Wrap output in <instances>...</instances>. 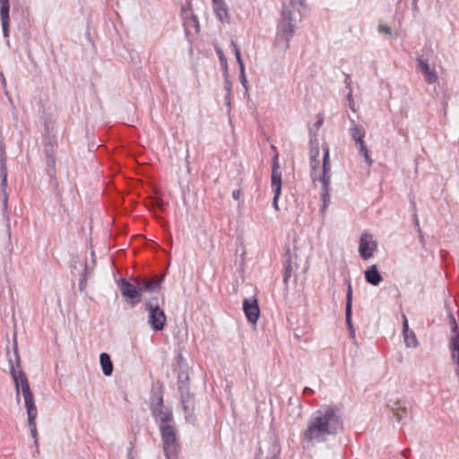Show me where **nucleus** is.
<instances>
[{
  "mask_svg": "<svg viewBox=\"0 0 459 459\" xmlns=\"http://www.w3.org/2000/svg\"><path fill=\"white\" fill-rule=\"evenodd\" d=\"M150 410L160 433L163 453L166 459L177 458L180 448L178 430L172 410L163 405L161 391L152 393Z\"/></svg>",
  "mask_w": 459,
  "mask_h": 459,
  "instance_id": "nucleus-1",
  "label": "nucleus"
},
{
  "mask_svg": "<svg viewBox=\"0 0 459 459\" xmlns=\"http://www.w3.org/2000/svg\"><path fill=\"white\" fill-rule=\"evenodd\" d=\"M343 429L340 410L332 405L321 407L309 418L307 429L301 434L302 444L322 443L327 437L336 436Z\"/></svg>",
  "mask_w": 459,
  "mask_h": 459,
  "instance_id": "nucleus-2",
  "label": "nucleus"
},
{
  "mask_svg": "<svg viewBox=\"0 0 459 459\" xmlns=\"http://www.w3.org/2000/svg\"><path fill=\"white\" fill-rule=\"evenodd\" d=\"M10 363V374L13 379L15 386V396L16 401L20 402L21 394L24 399V406L27 412L28 427L30 429V436L33 439L34 447L38 448L39 437L36 424V419L38 416V411L35 404L34 395L30 390L29 381L24 371L20 368L17 370L13 363L12 359H9Z\"/></svg>",
  "mask_w": 459,
  "mask_h": 459,
  "instance_id": "nucleus-3",
  "label": "nucleus"
},
{
  "mask_svg": "<svg viewBox=\"0 0 459 459\" xmlns=\"http://www.w3.org/2000/svg\"><path fill=\"white\" fill-rule=\"evenodd\" d=\"M323 150V164L322 170L319 175H317V170L319 169L320 160L319 158H309L310 160V167H311V179L313 182L316 180L321 182V198H322V206L321 212H325L327 206L330 204V191H331V163H330V149L327 143H324L322 145Z\"/></svg>",
  "mask_w": 459,
  "mask_h": 459,
  "instance_id": "nucleus-4",
  "label": "nucleus"
},
{
  "mask_svg": "<svg viewBox=\"0 0 459 459\" xmlns=\"http://www.w3.org/2000/svg\"><path fill=\"white\" fill-rule=\"evenodd\" d=\"M290 4H282L281 17L276 26V33L273 46L282 51H286L290 48V42L295 34L297 21L295 13L290 9Z\"/></svg>",
  "mask_w": 459,
  "mask_h": 459,
  "instance_id": "nucleus-5",
  "label": "nucleus"
},
{
  "mask_svg": "<svg viewBox=\"0 0 459 459\" xmlns=\"http://www.w3.org/2000/svg\"><path fill=\"white\" fill-rule=\"evenodd\" d=\"M160 299L154 295L145 299L143 307L148 312V324L154 332H161L167 324V316L160 306Z\"/></svg>",
  "mask_w": 459,
  "mask_h": 459,
  "instance_id": "nucleus-6",
  "label": "nucleus"
},
{
  "mask_svg": "<svg viewBox=\"0 0 459 459\" xmlns=\"http://www.w3.org/2000/svg\"><path fill=\"white\" fill-rule=\"evenodd\" d=\"M0 199L3 203V217L9 222L10 218L8 214V195L6 192L7 186V169H6V157L4 152V145L0 142Z\"/></svg>",
  "mask_w": 459,
  "mask_h": 459,
  "instance_id": "nucleus-7",
  "label": "nucleus"
},
{
  "mask_svg": "<svg viewBox=\"0 0 459 459\" xmlns=\"http://www.w3.org/2000/svg\"><path fill=\"white\" fill-rule=\"evenodd\" d=\"M351 127H350V135L351 139L355 142L356 145L359 148V154L364 158L365 162L368 166H371L373 164V160L369 155L368 149L364 141L365 138V130L361 126L356 124L354 119L351 118Z\"/></svg>",
  "mask_w": 459,
  "mask_h": 459,
  "instance_id": "nucleus-8",
  "label": "nucleus"
},
{
  "mask_svg": "<svg viewBox=\"0 0 459 459\" xmlns=\"http://www.w3.org/2000/svg\"><path fill=\"white\" fill-rule=\"evenodd\" d=\"M119 286L122 296L130 302L132 307H135L142 301V294L137 284H132L126 278L119 279Z\"/></svg>",
  "mask_w": 459,
  "mask_h": 459,
  "instance_id": "nucleus-9",
  "label": "nucleus"
},
{
  "mask_svg": "<svg viewBox=\"0 0 459 459\" xmlns=\"http://www.w3.org/2000/svg\"><path fill=\"white\" fill-rule=\"evenodd\" d=\"M181 17L183 20L186 36H188L191 32H199L200 26L197 16L193 13L189 4L181 7Z\"/></svg>",
  "mask_w": 459,
  "mask_h": 459,
  "instance_id": "nucleus-10",
  "label": "nucleus"
},
{
  "mask_svg": "<svg viewBox=\"0 0 459 459\" xmlns=\"http://www.w3.org/2000/svg\"><path fill=\"white\" fill-rule=\"evenodd\" d=\"M377 247L376 240L368 233H363L359 238V253L363 260H368L372 257Z\"/></svg>",
  "mask_w": 459,
  "mask_h": 459,
  "instance_id": "nucleus-11",
  "label": "nucleus"
},
{
  "mask_svg": "<svg viewBox=\"0 0 459 459\" xmlns=\"http://www.w3.org/2000/svg\"><path fill=\"white\" fill-rule=\"evenodd\" d=\"M242 307L247 322L255 325L260 316L258 300L255 298L244 299Z\"/></svg>",
  "mask_w": 459,
  "mask_h": 459,
  "instance_id": "nucleus-12",
  "label": "nucleus"
},
{
  "mask_svg": "<svg viewBox=\"0 0 459 459\" xmlns=\"http://www.w3.org/2000/svg\"><path fill=\"white\" fill-rule=\"evenodd\" d=\"M163 281V276H160L155 280H150L145 277L137 278L135 280V283L137 284L142 295L143 292L155 293L159 291Z\"/></svg>",
  "mask_w": 459,
  "mask_h": 459,
  "instance_id": "nucleus-13",
  "label": "nucleus"
},
{
  "mask_svg": "<svg viewBox=\"0 0 459 459\" xmlns=\"http://www.w3.org/2000/svg\"><path fill=\"white\" fill-rule=\"evenodd\" d=\"M452 336L449 341V349L453 361L459 360V328L453 315H450Z\"/></svg>",
  "mask_w": 459,
  "mask_h": 459,
  "instance_id": "nucleus-14",
  "label": "nucleus"
},
{
  "mask_svg": "<svg viewBox=\"0 0 459 459\" xmlns=\"http://www.w3.org/2000/svg\"><path fill=\"white\" fill-rule=\"evenodd\" d=\"M279 158L278 154L273 157L272 160V174H271V186L273 193L276 195H281L282 180H281V173L279 171Z\"/></svg>",
  "mask_w": 459,
  "mask_h": 459,
  "instance_id": "nucleus-15",
  "label": "nucleus"
},
{
  "mask_svg": "<svg viewBox=\"0 0 459 459\" xmlns=\"http://www.w3.org/2000/svg\"><path fill=\"white\" fill-rule=\"evenodd\" d=\"M418 67L424 76L425 81L429 84H433L437 81V74L434 68H431L429 65L428 59L422 56L417 59Z\"/></svg>",
  "mask_w": 459,
  "mask_h": 459,
  "instance_id": "nucleus-16",
  "label": "nucleus"
},
{
  "mask_svg": "<svg viewBox=\"0 0 459 459\" xmlns=\"http://www.w3.org/2000/svg\"><path fill=\"white\" fill-rule=\"evenodd\" d=\"M347 286L346 290V304H345V322L349 330H352L353 325L352 317V286L350 279L345 281Z\"/></svg>",
  "mask_w": 459,
  "mask_h": 459,
  "instance_id": "nucleus-17",
  "label": "nucleus"
},
{
  "mask_svg": "<svg viewBox=\"0 0 459 459\" xmlns=\"http://www.w3.org/2000/svg\"><path fill=\"white\" fill-rule=\"evenodd\" d=\"M0 18L2 22L3 36L9 38L10 4L9 0H0Z\"/></svg>",
  "mask_w": 459,
  "mask_h": 459,
  "instance_id": "nucleus-18",
  "label": "nucleus"
},
{
  "mask_svg": "<svg viewBox=\"0 0 459 459\" xmlns=\"http://www.w3.org/2000/svg\"><path fill=\"white\" fill-rule=\"evenodd\" d=\"M178 368L179 371L178 373V390H181V387H189V376L187 372V364L181 354L178 355Z\"/></svg>",
  "mask_w": 459,
  "mask_h": 459,
  "instance_id": "nucleus-19",
  "label": "nucleus"
},
{
  "mask_svg": "<svg viewBox=\"0 0 459 459\" xmlns=\"http://www.w3.org/2000/svg\"><path fill=\"white\" fill-rule=\"evenodd\" d=\"M213 11L218 20L222 23L230 22L229 8L224 0H212Z\"/></svg>",
  "mask_w": 459,
  "mask_h": 459,
  "instance_id": "nucleus-20",
  "label": "nucleus"
},
{
  "mask_svg": "<svg viewBox=\"0 0 459 459\" xmlns=\"http://www.w3.org/2000/svg\"><path fill=\"white\" fill-rule=\"evenodd\" d=\"M403 335L404 338V342L407 347L415 348L418 346L419 342L417 337L413 331L410 330L409 323L406 316L403 314Z\"/></svg>",
  "mask_w": 459,
  "mask_h": 459,
  "instance_id": "nucleus-21",
  "label": "nucleus"
},
{
  "mask_svg": "<svg viewBox=\"0 0 459 459\" xmlns=\"http://www.w3.org/2000/svg\"><path fill=\"white\" fill-rule=\"evenodd\" d=\"M365 281L372 285L378 286L383 281V277L377 264H372L364 272Z\"/></svg>",
  "mask_w": 459,
  "mask_h": 459,
  "instance_id": "nucleus-22",
  "label": "nucleus"
},
{
  "mask_svg": "<svg viewBox=\"0 0 459 459\" xmlns=\"http://www.w3.org/2000/svg\"><path fill=\"white\" fill-rule=\"evenodd\" d=\"M100 363L104 376L109 377L112 375L114 368L110 355L107 352H102L100 355Z\"/></svg>",
  "mask_w": 459,
  "mask_h": 459,
  "instance_id": "nucleus-23",
  "label": "nucleus"
},
{
  "mask_svg": "<svg viewBox=\"0 0 459 459\" xmlns=\"http://www.w3.org/2000/svg\"><path fill=\"white\" fill-rule=\"evenodd\" d=\"M284 273H283V282L285 285H288V281L292 274V258L290 255V249H287L284 255Z\"/></svg>",
  "mask_w": 459,
  "mask_h": 459,
  "instance_id": "nucleus-24",
  "label": "nucleus"
},
{
  "mask_svg": "<svg viewBox=\"0 0 459 459\" xmlns=\"http://www.w3.org/2000/svg\"><path fill=\"white\" fill-rule=\"evenodd\" d=\"M180 394V401L181 403H195V395L190 392L189 387H181V390H178Z\"/></svg>",
  "mask_w": 459,
  "mask_h": 459,
  "instance_id": "nucleus-25",
  "label": "nucleus"
},
{
  "mask_svg": "<svg viewBox=\"0 0 459 459\" xmlns=\"http://www.w3.org/2000/svg\"><path fill=\"white\" fill-rule=\"evenodd\" d=\"M223 78H224V90L226 91L225 102L227 103V105H230L231 90H232V82L230 80L228 71L223 72Z\"/></svg>",
  "mask_w": 459,
  "mask_h": 459,
  "instance_id": "nucleus-26",
  "label": "nucleus"
},
{
  "mask_svg": "<svg viewBox=\"0 0 459 459\" xmlns=\"http://www.w3.org/2000/svg\"><path fill=\"white\" fill-rule=\"evenodd\" d=\"M43 152L46 157L55 156V145L48 136L43 139Z\"/></svg>",
  "mask_w": 459,
  "mask_h": 459,
  "instance_id": "nucleus-27",
  "label": "nucleus"
},
{
  "mask_svg": "<svg viewBox=\"0 0 459 459\" xmlns=\"http://www.w3.org/2000/svg\"><path fill=\"white\" fill-rule=\"evenodd\" d=\"M46 171L50 178L56 176V157H46Z\"/></svg>",
  "mask_w": 459,
  "mask_h": 459,
  "instance_id": "nucleus-28",
  "label": "nucleus"
},
{
  "mask_svg": "<svg viewBox=\"0 0 459 459\" xmlns=\"http://www.w3.org/2000/svg\"><path fill=\"white\" fill-rule=\"evenodd\" d=\"M309 143H310V150H309V158H319V145H318V142H317V139L316 138V136H314V138H310L309 140Z\"/></svg>",
  "mask_w": 459,
  "mask_h": 459,
  "instance_id": "nucleus-29",
  "label": "nucleus"
},
{
  "mask_svg": "<svg viewBox=\"0 0 459 459\" xmlns=\"http://www.w3.org/2000/svg\"><path fill=\"white\" fill-rule=\"evenodd\" d=\"M183 410L186 413V421L194 420V412L195 409V403H182Z\"/></svg>",
  "mask_w": 459,
  "mask_h": 459,
  "instance_id": "nucleus-30",
  "label": "nucleus"
},
{
  "mask_svg": "<svg viewBox=\"0 0 459 459\" xmlns=\"http://www.w3.org/2000/svg\"><path fill=\"white\" fill-rule=\"evenodd\" d=\"M80 266H82L83 270H82V272L81 273V276L79 278L78 287H79V290L81 291H83L84 289L86 288V281H87V278H86V274H87V263H86V261L84 262V264H81Z\"/></svg>",
  "mask_w": 459,
  "mask_h": 459,
  "instance_id": "nucleus-31",
  "label": "nucleus"
},
{
  "mask_svg": "<svg viewBox=\"0 0 459 459\" xmlns=\"http://www.w3.org/2000/svg\"><path fill=\"white\" fill-rule=\"evenodd\" d=\"M231 46H232V48H233V51H234V54H235V57H236L237 63H238V65L239 66V69L240 68H245V64L243 62V59H242V56H241V53H240V49H239L238 46L234 41H231Z\"/></svg>",
  "mask_w": 459,
  "mask_h": 459,
  "instance_id": "nucleus-32",
  "label": "nucleus"
},
{
  "mask_svg": "<svg viewBox=\"0 0 459 459\" xmlns=\"http://www.w3.org/2000/svg\"><path fill=\"white\" fill-rule=\"evenodd\" d=\"M280 454L281 446L277 442H274L270 448L268 459H280Z\"/></svg>",
  "mask_w": 459,
  "mask_h": 459,
  "instance_id": "nucleus-33",
  "label": "nucleus"
},
{
  "mask_svg": "<svg viewBox=\"0 0 459 459\" xmlns=\"http://www.w3.org/2000/svg\"><path fill=\"white\" fill-rule=\"evenodd\" d=\"M239 81L243 88L245 89V95L248 96V82L246 75V69H239Z\"/></svg>",
  "mask_w": 459,
  "mask_h": 459,
  "instance_id": "nucleus-34",
  "label": "nucleus"
},
{
  "mask_svg": "<svg viewBox=\"0 0 459 459\" xmlns=\"http://www.w3.org/2000/svg\"><path fill=\"white\" fill-rule=\"evenodd\" d=\"M216 52H217V55H218V57H219V60H220V63L221 65V66L223 67L224 71H228V63H227V58L226 56H224L223 52L221 49L220 48H217L216 49Z\"/></svg>",
  "mask_w": 459,
  "mask_h": 459,
  "instance_id": "nucleus-35",
  "label": "nucleus"
},
{
  "mask_svg": "<svg viewBox=\"0 0 459 459\" xmlns=\"http://www.w3.org/2000/svg\"><path fill=\"white\" fill-rule=\"evenodd\" d=\"M378 31L380 33H385V34H387L389 36H391L393 34L392 29L389 26H387L386 24H379L378 25Z\"/></svg>",
  "mask_w": 459,
  "mask_h": 459,
  "instance_id": "nucleus-36",
  "label": "nucleus"
},
{
  "mask_svg": "<svg viewBox=\"0 0 459 459\" xmlns=\"http://www.w3.org/2000/svg\"><path fill=\"white\" fill-rule=\"evenodd\" d=\"M81 264H82V263L80 262L79 260L74 261V264H72V273L73 274L74 273L75 270H78V271H80V269H82V271L83 270V267L80 266Z\"/></svg>",
  "mask_w": 459,
  "mask_h": 459,
  "instance_id": "nucleus-37",
  "label": "nucleus"
},
{
  "mask_svg": "<svg viewBox=\"0 0 459 459\" xmlns=\"http://www.w3.org/2000/svg\"><path fill=\"white\" fill-rule=\"evenodd\" d=\"M280 195H276V193H273V206L275 208V210H279L278 200Z\"/></svg>",
  "mask_w": 459,
  "mask_h": 459,
  "instance_id": "nucleus-38",
  "label": "nucleus"
},
{
  "mask_svg": "<svg viewBox=\"0 0 459 459\" xmlns=\"http://www.w3.org/2000/svg\"><path fill=\"white\" fill-rule=\"evenodd\" d=\"M347 99H348V101H349L350 108L354 111L355 109H354V107H353V99H352L351 91H350L348 93Z\"/></svg>",
  "mask_w": 459,
  "mask_h": 459,
  "instance_id": "nucleus-39",
  "label": "nucleus"
},
{
  "mask_svg": "<svg viewBox=\"0 0 459 459\" xmlns=\"http://www.w3.org/2000/svg\"><path fill=\"white\" fill-rule=\"evenodd\" d=\"M241 192L239 189L233 190L232 192V197L234 200H238L240 197Z\"/></svg>",
  "mask_w": 459,
  "mask_h": 459,
  "instance_id": "nucleus-40",
  "label": "nucleus"
},
{
  "mask_svg": "<svg viewBox=\"0 0 459 459\" xmlns=\"http://www.w3.org/2000/svg\"><path fill=\"white\" fill-rule=\"evenodd\" d=\"M14 355H15V359H16V361H17V366H20V357L18 355V349H17L16 342H14Z\"/></svg>",
  "mask_w": 459,
  "mask_h": 459,
  "instance_id": "nucleus-41",
  "label": "nucleus"
},
{
  "mask_svg": "<svg viewBox=\"0 0 459 459\" xmlns=\"http://www.w3.org/2000/svg\"><path fill=\"white\" fill-rule=\"evenodd\" d=\"M411 5H412V9L415 13H418L419 12V7H418V0H412L411 2Z\"/></svg>",
  "mask_w": 459,
  "mask_h": 459,
  "instance_id": "nucleus-42",
  "label": "nucleus"
},
{
  "mask_svg": "<svg viewBox=\"0 0 459 459\" xmlns=\"http://www.w3.org/2000/svg\"><path fill=\"white\" fill-rule=\"evenodd\" d=\"M313 393H314V391L311 388H309V387H305L303 389V394L304 395H309V394H312Z\"/></svg>",
  "mask_w": 459,
  "mask_h": 459,
  "instance_id": "nucleus-43",
  "label": "nucleus"
},
{
  "mask_svg": "<svg viewBox=\"0 0 459 459\" xmlns=\"http://www.w3.org/2000/svg\"><path fill=\"white\" fill-rule=\"evenodd\" d=\"M324 119L323 117L318 118L316 122L315 123V126L319 128L323 125Z\"/></svg>",
  "mask_w": 459,
  "mask_h": 459,
  "instance_id": "nucleus-44",
  "label": "nucleus"
},
{
  "mask_svg": "<svg viewBox=\"0 0 459 459\" xmlns=\"http://www.w3.org/2000/svg\"><path fill=\"white\" fill-rule=\"evenodd\" d=\"M0 80L4 87L6 85V80L3 73H0Z\"/></svg>",
  "mask_w": 459,
  "mask_h": 459,
  "instance_id": "nucleus-45",
  "label": "nucleus"
},
{
  "mask_svg": "<svg viewBox=\"0 0 459 459\" xmlns=\"http://www.w3.org/2000/svg\"><path fill=\"white\" fill-rule=\"evenodd\" d=\"M414 222H415V226L418 228V230L420 231L419 219H418V216L416 213L414 214Z\"/></svg>",
  "mask_w": 459,
  "mask_h": 459,
  "instance_id": "nucleus-46",
  "label": "nucleus"
},
{
  "mask_svg": "<svg viewBox=\"0 0 459 459\" xmlns=\"http://www.w3.org/2000/svg\"><path fill=\"white\" fill-rule=\"evenodd\" d=\"M454 363H455V372L456 374L457 377H459V359L458 360H455Z\"/></svg>",
  "mask_w": 459,
  "mask_h": 459,
  "instance_id": "nucleus-47",
  "label": "nucleus"
},
{
  "mask_svg": "<svg viewBox=\"0 0 459 459\" xmlns=\"http://www.w3.org/2000/svg\"><path fill=\"white\" fill-rule=\"evenodd\" d=\"M127 457H128V459H133V456H132V447H130L128 449Z\"/></svg>",
  "mask_w": 459,
  "mask_h": 459,
  "instance_id": "nucleus-48",
  "label": "nucleus"
},
{
  "mask_svg": "<svg viewBox=\"0 0 459 459\" xmlns=\"http://www.w3.org/2000/svg\"><path fill=\"white\" fill-rule=\"evenodd\" d=\"M39 453V449L38 448V451H37V447H35V451L33 452L32 456L35 457L36 455H38Z\"/></svg>",
  "mask_w": 459,
  "mask_h": 459,
  "instance_id": "nucleus-49",
  "label": "nucleus"
},
{
  "mask_svg": "<svg viewBox=\"0 0 459 459\" xmlns=\"http://www.w3.org/2000/svg\"><path fill=\"white\" fill-rule=\"evenodd\" d=\"M349 332H350V334H351L352 337H354V336H355V330H354V328H352V330H349Z\"/></svg>",
  "mask_w": 459,
  "mask_h": 459,
  "instance_id": "nucleus-50",
  "label": "nucleus"
},
{
  "mask_svg": "<svg viewBox=\"0 0 459 459\" xmlns=\"http://www.w3.org/2000/svg\"><path fill=\"white\" fill-rule=\"evenodd\" d=\"M394 415H395V416H397V418H398V421H401V420H402V416L400 415V413H399V412H396Z\"/></svg>",
  "mask_w": 459,
  "mask_h": 459,
  "instance_id": "nucleus-51",
  "label": "nucleus"
},
{
  "mask_svg": "<svg viewBox=\"0 0 459 459\" xmlns=\"http://www.w3.org/2000/svg\"><path fill=\"white\" fill-rule=\"evenodd\" d=\"M423 239H424V238H423V236L420 234V242H423Z\"/></svg>",
  "mask_w": 459,
  "mask_h": 459,
  "instance_id": "nucleus-52",
  "label": "nucleus"
},
{
  "mask_svg": "<svg viewBox=\"0 0 459 459\" xmlns=\"http://www.w3.org/2000/svg\"><path fill=\"white\" fill-rule=\"evenodd\" d=\"M349 79H350V77L347 75V76H346V79H345V82H346V83H348V82H349Z\"/></svg>",
  "mask_w": 459,
  "mask_h": 459,
  "instance_id": "nucleus-53",
  "label": "nucleus"
},
{
  "mask_svg": "<svg viewBox=\"0 0 459 459\" xmlns=\"http://www.w3.org/2000/svg\"><path fill=\"white\" fill-rule=\"evenodd\" d=\"M411 205L415 207V203L413 201L411 202Z\"/></svg>",
  "mask_w": 459,
  "mask_h": 459,
  "instance_id": "nucleus-54",
  "label": "nucleus"
},
{
  "mask_svg": "<svg viewBox=\"0 0 459 459\" xmlns=\"http://www.w3.org/2000/svg\"><path fill=\"white\" fill-rule=\"evenodd\" d=\"M405 453H406V451H403V455L404 456H406V454H405Z\"/></svg>",
  "mask_w": 459,
  "mask_h": 459,
  "instance_id": "nucleus-55",
  "label": "nucleus"
},
{
  "mask_svg": "<svg viewBox=\"0 0 459 459\" xmlns=\"http://www.w3.org/2000/svg\"><path fill=\"white\" fill-rule=\"evenodd\" d=\"M402 2V0H398V4H400Z\"/></svg>",
  "mask_w": 459,
  "mask_h": 459,
  "instance_id": "nucleus-56",
  "label": "nucleus"
}]
</instances>
